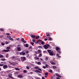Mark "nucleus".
Returning <instances> with one entry per match:
<instances>
[{
  "label": "nucleus",
  "instance_id": "obj_1",
  "mask_svg": "<svg viewBox=\"0 0 79 79\" xmlns=\"http://www.w3.org/2000/svg\"><path fill=\"white\" fill-rule=\"evenodd\" d=\"M47 52L49 53V54L50 56L53 55V51H52L51 50H48Z\"/></svg>",
  "mask_w": 79,
  "mask_h": 79
},
{
  "label": "nucleus",
  "instance_id": "obj_2",
  "mask_svg": "<svg viewBox=\"0 0 79 79\" xmlns=\"http://www.w3.org/2000/svg\"><path fill=\"white\" fill-rule=\"evenodd\" d=\"M44 48H45L46 50L48 49L49 47H50V45L48 44H47L46 45H45L43 46Z\"/></svg>",
  "mask_w": 79,
  "mask_h": 79
},
{
  "label": "nucleus",
  "instance_id": "obj_3",
  "mask_svg": "<svg viewBox=\"0 0 79 79\" xmlns=\"http://www.w3.org/2000/svg\"><path fill=\"white\" fill-rule=\"evenodd\" d=\"M20 59L22 61H26V57L24 56L21 57L20 58Z\"/></svg>",
  "mask_w": 79,
  "mask_h": 79
},
{
  "label": "nucleus",
  "instance_id": "obj_4",
  "mask_svg": "<svg viewBox=\"0 0 79 79\" xmlns=\"http://www.w3.org/2000/svg\"><path fill=\"white\" fill-rule=\"evenodd\" d=\"M26 54H25V52H24L23 51L20 52H19V54L20 55H23V56H24Z\"/></svg>",
  "mask_w": 79,
  "mask_h": 79
},
{
  "label": "nucleus",
  "instance_id": "obj_5",
  "mask_svg": "<svg viewBox=\"0 0 79 79\" xmlns=\"http://www.w3.org/2000/svg\"><path fill=\"white\" fill-rule=\"evenodd\" d=\"M8 76L11 79H13V78L11 77L12 76V74L11 73H9L8 74Z\"/></svg>",
  "mask_w": 79,
  "mask_h": 79
},
{
  "label": "nucleus",
  "instance_id": "obj_6",
  "mask_svg": "<svg viewBox=\"0 0 79 79\" xmlns=\"http://www.w3.org/2000/svg\"><path fill=\"white\" fill-rule=\"evenodd\" d=\"M56 51H60V50H61L60 48H59L58 47H56Z\"/></svg>",
  "mask_w": 79,
  "mask_h": 79
},
{
  "label": "nucleus",
  "instance_id": "obj_7",
  "mask_svg": "<svg viewBox=\"0 0 79 79\" xmlns=\"http://www.w3.org/2000/svg\"><path fill=\"white\" fill-rule=\"evenodd\" d=\"M3 69H6L8 68V66L6 65H5L3 66Z\"/></svg>",
  "mask_w": 79,
  "mask_h": 79
},
{
  "label": "nucleus",
  "instance_id": "obj_8",
  "mask_svg": "<svg viewBox=\"0 0 79 79\" xmlns=\"http://www.w3.org/2000/svg\"><path fill=\"white\" fill-rule=\"evenodd\" d=\"M7 37H9V40H11V41H13V40H13V38H11V36H7Z\"/></svg>",
  "mask_w": 79,
  "mask_h": 79
},
{
  "label": "nucleus",
  "instance_id": "obj_9",
  "mask_svg": "<svg viewBox=\"0 0 79 79\" xmlns=\"http://www.w3.org/2000/svg\"><path fill=\"white\" fill-rule=\"evenodd\" d=\"M10 50H6L4 49L2 51V52H10Z\"/></svg>",
  "mask_w": 79,
  "mask_h": 79
},
{
  "label": "nucleus",
  "instance_id": "obj_10",
  "mask_svg": "<svg viewBox=\"0 0 79 79\" xmlns=\"http://www.w3.org/2000/svg\"><path fill=\"white\" fill-rule=\"evenodd\" d=\"M56 76H57V77H61V76L59 75V74H58V73H56Z\"/></svg>",
  "mask_w": 79,
  "mask_h": 79
},
{
  "label": "nucleus",
  "instance_id": "obj_11",
  "mask_svg": "<svg viewBox=\"0 0 79 79\" xmlns=\"http://www.w3.org/2000/svg\"><path fill=\"white\" fill-rule=\"evenodd\" d=\"M35 73H42V72H41L40 71L37 70H35Z\"/></svg>",
  "mask_w": 79,
  "mask_h": 79
},
{
  "label": "nucleus",
  "instance_id": "obj_12",
  "mask_svg": "<svg viewBox=\"0 0 79 79\" xmlns=\"http://www.w3.org/2000/svg\"><path fill=\"white\" fill-rule=\"evenodd\" d=\"M41 42H42V40H38L37 42V43H39V44H40Z\"/></svg>",
  "mask_w": 79,
  "mask_h": 79
},
{
  "label": "nucleus",
  "instance_id": "obj_13",
  "mask_svg": "<svg viewBox=\"0 0 79 79\" xmlns=\"http://www.w3.org/2000/svg\"><path fill=\"white\" fill-rule=\"evenodd\" d=\"M46 35L47 37H50V34L48 33H46Z\"/></svg>",
  "mask_w": 79,
  "mask_h": 79
},
{
  "label": "nucleus",
  "instance_id": "obj_14",
  "mask_svg": "<svg viewBox=\"0 0 79 79\" xmlns=\"http://www.w3.org/2000/svg\"><path fill=\"white\" fill-rule=\"evenodd\" d=\"M17 50L19 52H20L21 51V48L19 47L17 48Z\"/></svg>",
  "mask_w": 79,
  "mask_h": 79
},
{
  "label": "nucleus",
  "instance_id": "obj_15",
  "mask_svg": "<svg viewBox=\"0 0 79 79\" xmlns=\"http://www.w3.org/2000/svg\"><path fill=\"white\" fill-rule=\"evenodd\" d=\"M50 63H51L52 64H53V65L55 64V63H54L53 61H50Z\"/></svg>",
  "mask_w": 79,
  "mask_h": 79
},
{
  "label": "nucleus",
  "instance_id": "obj_16",
  "mask_svg": "<svg viewBox=\"0 0 79 79\" xmlns=\"http://www.w3.org/2000/svg\"><path fill=\"white\" fill-rule=\"evenodd\" d=\"M17 76L18 77H19L20 79H21V78H23V76H22V75H18Z\"/></svg>",
  "mask_w": 79,
  "mask_h": 79
},
{
  "label": "nucleus",
  "instance_id": "obj_17",
  "mask_svg": "<svg viewBox=\"0 0 79 79\" xmlns=\"http://www.w3.org/2000/svg\"><path fill=\"white\" fill-rule=\"evenodd\" d=\"M31 38H35V35H31Z\"/></svg>",
  "mask_w": 79,
  "mask_h": 79
},
{
  "label": "nucleus",
  "instance_id": "obj_18",
  "mask_svg": "<svg viewBox=\"0 0 79 79\" xmlns=\"http://www.w3.org/2000/svg\"><path fill=\"white\" fill-rule=\"evenodd\" d=\"M15 70H17V71H20V69H19V68H15Z\"/></svg>",
  "mask_w": 79,
  "mask_h": 79
},
{
  "label": "nucleus",
  "instance_id": "obj_19",
  "mask_svg": "<svg viewBox=\"0 0 79 79\" xmlns=\"http://www.w3.org/2000/svg\"><path fill=\"white\" fill-rule=\"evenodd\" d=\"M24 47H29L28 44H26L25 46V45H24Z\"/></svg>",
  "mask_w": 79,
  "mask_h": 79
},
{
  "label": "nucleus",
  "instance_id": "obj_20",
  "mask_svg": "<svg viewBox=\"0 0 79 79\" xmlns=\"http://www.w3.org/2000/svg\"><path fill=\"white\" fill-rule=\"evenodd\" d=\"M45 44V42H44V41H41V44L42 45H44V44Z\"/></svg>",
  "mask_w": 79,
  "mask_h": 79
},
{
  "label": "nucleus",
  "instance_id": "obj_21",
  "mask_svg": "<svg viewBox=\"0 0 79 79\" xmlns=\"http://www.w3.org/2000/svg\"><path fill=\"white\" fill-rule=\"evenodd\" d=\"M36 64H39V65H40L41 64V63L39 61L38 62V63H36Z\"/></svg>",
  "mask_w": 79,
  "mask_h": 79
},
{
  "label": "nucleus",
  "instance_id": "obj_22",
  "mask_svg": "<svg viewBox=\"0 0 79 79\" xmlns=\"http://www.w3.org/2000/svg\"><path fill=\"white\" fill-rule=\"evenodd\" d=\"M1 61H5V59L2 58L1 59Z\"/></svg>",
  "mask_w": 79,
  "mask_h": 79
},
{
  "label": "nucleus",
  "instance_id": "obj_23",
  "mask_svg": "<svg viewBox=\"0 0 79 79\" xmlns=\"http://www.w3.org/2000/svg\"><path fill=\"white\" fill-rule=\"evenodd\" d=\"M48 59V57H46L45 58V61H47Z\"/></svg>",
  "mask_w": 79,
  "mask_h": 79
},
{
  "label": "nucleus",
  "instance_id": "obj_24",
  "mask_svg": "<svg viewBox=\"0 0 79 79\" xmlns=\"http://www.w3.org/2000/svg\"><path fill=\"white\" fill-rule=\"evenodd\" d=\"M0 31H3V32L4 31V29L3 28H1L0 29Z\"/></svg>",
  "mask_w": 79,
  "mask_h": 79
},
{
  "label": "nucleus",
  "instance_id": "obj_25",
  "mask_svg": "<svg viewBox=\"0 0 79 79\" xmlns=\"http://www.w3.org/2000/svg\"><path fill=\"white\" fill-rule=\"evenodd\" d=\"M42 63L44 64H47V62H42Z\"/></svg>",
  "mask_w": 79,
  "mask_h": 79
},
{
  "label": "nucleus",
  "instance_id": "obj_26",
  "mask_svg": "<svg viewBox=\"0 0 79 79\" xmlns=\"http://www.w3.org/2000/svg\"><path fill=\"white\" fill-rule=\"evenodd\" d=\"M48 74L47 73H44V75H45V76H48Z\"/></svg>",
  "mask_w": 79,
  "mask_h": 79
},
{
  "label": "nucleus",
  "instance_id": "obj_27",
  "mask_svg": "<svg viewBox=\"0 0 79 79\" xmlns=\"http://www.w3.org/2000/svg\"><path fill=\"white\" fill-rule=\"evenodd\" d=\"M53 68L54 69H56V68H57V67L56 66H53Z\"/></svg>",
  "mask_w": 79,
  "mask_h": 79
},
{
  "label": "nucleus",
  "instance_id": "obj_28",
  "mask_svg": "<svg viewBox=\"0 0 79 79\" xmlns=\"http://www.w3.org/2000/svg\"><path fill=\"white\" fill-rule=\"evenodd\" d=\"M38 70H39V71H42V69H40L39 67L38 68Z\"/></svg>",
  "mask_w": 79,
  "mask_h": 79
},
{
  "label": "nucleus",
  "instance_id": "obj_29",
  "mask_svg": "<svg viewBox=\"0 0 79 79\" xmlns=\"http://www.w3.org/2000/svg\"><path fill=\"white\" fill-rule=\"evenodd\" d=\"M39 37H40L39 36H38L36 37V39H39Z\"/></svg>",
  "mask_w": 79,
  "mask_h": 79
},
{
  "label": "nucleus",
  "instance_id": "obj_30",
  "mask_svg": "<svg viewBox=\"0 0 79 79\" xmlns=\"http://www.w3.org/2000/svg\"><path fill=\"white\" fill-rule=\"evenodd\" d=\"M38 48H42V47L41 46H39L38 47Z\"/></svg>",
  "mask_w": 79,
  "mask_h": 79
},
{
  "label": "nucleus",
  "instance_id": "obj_31",
  "mask_svg": "<svg viewBox=\"0 0 79 79\" xmlns=\"http://www.w3.org/2000/svg\"><path fill=\"white\" fill-rule=\"evenodd\" d=\"M4 56L3 55H0V58H3Z\"/></svg>",
  "mask_w": 79,
  "mask_h": 79
},
{
  "label": "nucleus",
  "instance_id": "obj_32",
  "mask_svg": "<svg viewBox=\"0 0 79 79\" xmlns=\"http://www.w3.org/2000/svg\"><path fill=\"white\" fill-rule=\"evenodd\" d=\"M6 58H8V54H7L6 55Z\"/></svg>",
  "mask_w": 79,
  "mask_h": 79
},
{
  "label": "nucleus",
  "instance_id": "obj_33",
  "mask_svg": "<svg viewBox=\"0 0 79 79\" xmlns=\"http://www.w3.org/2000/svg\"><path fill=\"white\" fill-rule=\"evenodd\" d=\"M35 59H36L37 60H39V59H40V58H39V57H35Z\"/></svg>",
  "mask_w": 79,
  "mask_h": 79
},
{
  "label": "nucleus",
  "instance_id": "obj_34",
  "mask_svg": "<svg viewBox=\"0 0 79 79\" xmlns=\"http://www.w3.org/2000/svg\"><path fill=\"white\" fill-rule=\"evenodd\" d=\"M6 49H7V50H10V47H7Z\"/></svg>",
  "mask_w": 79,
  "mask_h": 79
},
{
  "label": "nucleus",
  "instance_id": "obj_35",
  "mask_svg": "<svg viewBox=\"0 0 79 79\" xmlns=\"http://www.w3.org/2000/svg\"><path fill=\"white\" fill-rule=\"evenodd\" d=\"M31 44L32 45H33V46H34V43L32 42H31Z\"/></svg>",
  "mask_w": 79,
  "mask_h": 79
},
{
  "label": "nucleus",
  "instance_id": "obj_36",
  "mask_svg": "<svg viewBox=\"0 0 79 79\" xmlns=\"http://www.w3.org/2000/svg\"><path fill=\"white\" fill-rule=\"evenodd\" d=\"M38 53H40V50H38Z\"/></svg>",
  "mask_w": 79,
  "mask_h": 79
},
{
  "label": "nucleus",
  "instance_id": "obj_37",
  "mask_svg": "<svg viewBox=\"0 0 79 79\" xmlns=\"http://www.w3.org/2000/svg\"><path fill=\"white\" fill-rule=\"evenodd\" d=\"M21 40L22 42H24V38H23L21 39Z\"/></svg>",
  "mask_w": 79,
  "mask_h": 79
},
{
  "label": "nucleus",
  "instance_id": "obj_38",
  "mask_svg": "<svg viewBox=\"0 0 79 79\" xmlns=\"http://www.w3.org/2000/svg\"><path fill=\"white\" fill-rule=\"evenodd\" d=\"M42 56V54L40 53L39 54V55L38 56L39 57H41V56Z\"/></svg>",
  "mask_w": 79,
  "mask_h": 79
},
{
  "label": "nucleus",
  "instance_id": "obj_39",
  "mask_svg": "<svg viewBox=\"0 0 79 79\" xmlns=\"http://www.w3.org/2000/svg\"><path fill=\"white\" fill-rule=\"evenodd\" d=\"M1 44L3 46L5 45V44H4V43H1Z\"/></svg>",
  "mask_w": 79,
  "mask_h": 79
},
{
  "label": "nucleus",
  "instance_id": "obj_40",
  "mask_svg": "<svg viewBox=\"0 0 79 79\" xmlns=\"http://www.w3.org/2000/svg\"><path fill=\"white\" fill-rule=\"evenodd\" d=\"M39 67H35L34 68V69H38Z\"/></svg>",
  "mask_w": 79,
  "mask_h": 79
},
{
  "label": "nucleus",
  "instance_id": "obj_41",
  "mask_svg": "<svg viewBox=\"0 0 79 79\" xmlns=\"http://www.w3.org/2000/svg\"><path fill=\"white\" fill-rule=\"evenodd\" d=\"M57 53H59L60 55V54H61V51H59L57 52Z\"/></svg>",
  "mask_w": 79,
  "mask_h": 79
},
{
  "label": "nucleus",
  "instance_id": "obj_42",
  "mask_svg": "<svg viewBox=\"0 0 79 79\" xmlns=\"http://www.w3.org/2000/svg\"><path fill=\"white\" fill-rule=\"evenodd\" d=\"M48 38H49V40H50V41H51L52 40V38H51V37H49Z\"/></svg>",
  "mask_w": 79,
  "mask_h": 79
},
{
  "label": "nucleus",
  "instance_id": "obj_43",
  "mask_svg": "<svg viewBox=\"0 0 79 79\" xmlns=\"http://www.w3.org/2000/svg\"><path fill=\"white\" fill-rule=\"evenodd\" d=\"M23 73H27L26 70H24L23 71Z\"/></svg>",
  "mask_w": 79,
  "mask_h": 79
},
{
  "label": "nucleus",
  "instance_id": "obj_44",
  "mask_svg": "<svg viewBox=\"0 0 79 79\" xmlns=\"http://www.w3.org/2000/svg\"><path fill=\"white\" fill-rule=\"evenodd\" d=\"M49 72H50V73H53V71H52V70H49Z\"/></svg>",
  "mask_w": 79,
  "mask_h": 79
},
{
  "label": "nucleus",
  "instance_id": "obj_45",
  "mask_svg": "<svg viewBox=\"0 0 79 79\" xmlns=\"http://www.w3.org/2000/svg\"><path fill=\"white\" fill-rule=\"evenodd\" d=\"M32 41L33 42H35V40L34 39H33Z\"/></svg>",
  "mask_w": 79,
  "mask_h": 79
},
{
  "label": "nucleus",
  "instance_id": "obj_46",
  "mask_svg": "<svg viewBox=\"0 0 79 79\" xmlns=\"http://www.w3.org/2000/svg\"><path fill=\"white\" fill-rule=\"evenodd\" d=\"M43 53H47V51H43Z\"/></svg>",
  "mask_w": 79,
  "mask_h": 79
},
{
  "label": "nucleus",
  "instance_id": "obj_47",
  "mask_svg": "<svg viewBox=\"0 0 79 79\" xmlns=\"http://www.w3.org/2000/svg\"><path fill=\"white\" fill-rule=\"evenodd\" d=\"M4 64H0V66H4Z\"/></svg>",
  "mask_w": 79,
  "mask_h": 79
},
{
  "label": "nucleus",
  "instance_id": "obj_48",
  "mask_svg": "<svg viewBox=\"0 0 79 79\" xmlns=\"http://www.w3.org/2000/svg\"><path fill=\"white\" fill-rule=\"evenodd\" d=\"M25 53H29V51H27L25 52Z\"/></svg>",
  "mask_w": 79,
  "mask_h": 79
},
{
  "label": "nucleus",
  "instance_id": "obj_49",
  "mask_svg": "<svg viewBox=\"0 0 79 79\" xmlns=\"http://www.w3.org/2000/svg\"><path fill=\"white\" fill-rule=\"evenodd\" d=\"M10 65H13V63H10Z\"/></svg>",
  "mask_w": 79,
  "mask_h": 79
},
{
  "label": "nucleus",
  "instance_id": "obj_50",
  "mask_svg": "<svg viewBox=\"0 0 79 79\" xmlns=\"http://www.w3.org/2000/svg\"><path fill=\"white\" fill-rule=\"evenodd\" d=\"M42 68L44 69H45V68H46V67L45 66H43Z\"/></svg>",
  "mask_w": 79,
  "mask_h": 79
},
{
  "label": "nucleus",
  "instance_id": "obj_51",
  "mask_svg": "<svg viewBox=\"0 0 79 79\" xmlns=\"http://www.w3.org/2000/svg\"><path fill=\"white\" fill-rule=\"evenodd\" d=\"M6 35H10V33H6Z\"/></svg>",
  "mask_w": 79,
  "mask_h": 79
},
{
  "label": "nucleus",
  "instance_id": "obj_52",
  "mask_svg": "<svg viewBox=\"0 0 79 79\" xmlns=\"http://www.w3.org/2000/svg\"><path fill=\"white\" fill-rule=\"evenodd\" d=\"M26 68H27V69H29V67H28V66H27Z\"/></svg>",
  "mask_w": 79,
  "mask_h": 79
},
{
  "label": "nucleus",
  "instance_id": "obj_53",
  "mask_svg": "<svg viewBox=\"0 0 79 79\" xmlns=\"http://www.w3.org/2000/svg\"><path fill=\"white\" fill-rule=\"evenodd\" d=\"M56 56H59V54H58V53H57L56 54Z\"/></svg>",
  "mask_w": 79,
  "mask_h": 79
},
{
  "label": "nucleus",
  "instance_id": "obj_54",
  "mask_svg": "<svg viewBox=\"0 0 79 79\" xmlns=\"http://www.w3.org/2000/svg\"><path fill=\"white\" fill-rule=\"evenodd\" d=\"M36 79H40V78L38 77H36Z\"/></svg>",
  "mask_w": 79,
  "mask_h": 79
},
{
  "label": "nucleus",
  "instance_id": "obj_55",
  "mask_svg": "<svg viewBox=\"0 0 79 79\" xmlns=\"http://www.w3.org/2000/svg\"><path fill=\"white\" fill-rule=\"evenodd\" d=\"M45 66H46V67H48V64H45Z\"/></svg>",
  "mask_w": 79,
  "mask_h": 79
},
{
  "label": "nucleus",
  "instance_id": "obj_56",
  "mask_svg": "<svg viewBox=\"0 0 79 79\" xmlns=\"http://www.w3.org/2000/svg\"><path fill=\"white\" fill-rule=\"evenodd\" d=\"M38 76H42V75H41V74H38Z\"/></svg>",
  "mask_w": 79,
  "mask_h": 79
},
{
  "label": "nucleus",
  "instance_id": "obj_57",
  "mask_svg": "<svg viewBox=\"0 0 79 79\" xmlns=\"http://www.w3.org/2000/svg\"><path fill=\"white\" fill-rule=\"evenodd\" d=\"M27 57H28V56H29V54H27Z\"/></svg>",
  "mask_w": 79,
  "mask_h": 79
},
{
  "label": "nucleus",
  "instance_id": "obj_58",
  "mask_svg": "<svg viewBox=\"0 0 79 79\" xmlns=\"http://www.w3.org/2000/svg\"><path fill=\"white\" fill-rule=\"evenodd\" d=\"M40 60H42V61H43L44 60H43V59H42L41 58H40Z\"/></svg>",
  "mask_w": 79,
  "mask_h": 79
},
{
  "label": "nucleus",
  "instance_id": "obj_59",
  "mask_svg": "<svg viewBox=\"0 0 79 79\" xmlns=\"http://www.w3.org/2000/svg\"><path fill=\"white\" fill-rule=\"evenodd\" d=\"M44 40H45V41L47 40V38H45L44 39Z\"/></svg>",
  "mask_w": 79,
  "mask_h": 79
},
{
  "label": "nucleus",
  "instance_id": "obj_60",
  "mask_svg": "<svg viewBox=\"0 0 79 79\" xmlns=\"http://www.w3.org/2000/svg\"><path fill=\"white\" fill-rule=\"evenodd\" d=\"M23 42L24 43H26V41L24 40V41H23Z\"/></svg>",
  "mask_w": 79,
  "mask_h": 79
},
{
  "label": "nucleus",
  "instance_id": "obj_61",
  "mask_svg": "<svg viewBox=\"0 0 79 79\" xmlns=\"http://www.w3.org/2000/svg\"><path fill=\"white\" fill-rule=\"evenodd\" d=\"M19 38H17L16 39V40H19Z\"/></svg>",
  "mask_w": 79,
  "mask_h": 79
},
{
  "label": "nucleus",
  "instance_id": "obj_62",
  "mask_svg": "<svg viewBox=\"0 0 79 79\" xmlns=\"http://www.w3.org/2000/svg\"><path fill=\"white\" fill-rule=\"evenodd\" d=\"M56 78L57 79H60V78H59V77H56Z\"/></svg>",
  "mask_w": 79,
  "mask_h": 79
},
{
  "label": "nucleus",
  "instance_id": "obj_63",
  "mask_svg": "<svg viewBox=\"0 0 79 79\" xmlns=\"http://www.w3.org/2000/svg\"><path fill=\"white\" fill-rule=\"evenodd\" d=\"M8 44V42H6V44Z\"/></svg>",
  "mask_w": 79,
  "mask_h": 79
},
{
  "label": "nucleus",
  "instance_id": "obj_64",
  "mask_svg": "<svg viewBox=\"0 0 79 79\" xmlns=\"http://www.w3.org/2000/svg\"><path fill=\"white\" fill-rule=\"evenodd\" d=\"M53 76H52V77H51V79H53Z\"/></svg>",
  "mask_w": 79,
  "mask_h": 79
}]
</instances>
